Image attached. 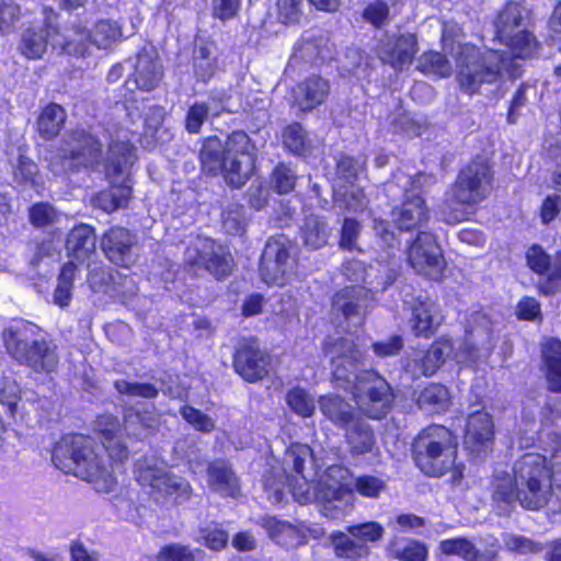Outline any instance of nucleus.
<instances>
[{
    "instance_id": "nucleus-1",
    "label": "nucleus",
    "mask_w": 561,
    "mask_h": 561,
    "mask_svg": "<svg viewBox=\"0 0 561 561\" xmlns=\"http://www.w3.org/2000/svg\"><path fill=\"white\" fill-rule=\"evenodd\" d=\"M410 451L423 476L439 479L449 473L450 485L462 482L466 465L458 459V436L450 427L438 423L424 426L413 437Z\"/></svg>"
},
{
    "instance_id": "nucleus-2",
    "label": "nucleus",
    "mask_w": 561,
    "mask_h": 561,
    "mask_svg": "<svg viewBox=\"0 0 561 561\" xmlns=\"http://www.w3.org/2000/svg\"><path fill=\"white\" fill-rule=\"evenodd\" d=\"M38 331L36 324L22 320L2 331V343L7 354L18 365L35 375L51 377L60 366L59 348L50 339L35 337Z\"/></svg>"
},
{
    "instance_id": "nucleus-3",
    "label": "nucleus",
    "mask_w": 561,
    "mask_h": 561,
    "mask_svg": "<svg viewBox=\"0 0 561 561\" xmlns=\"http://www.w3.org/2000/svg\"><path fill=\"white\" fill-rule=\"evenodd\" d=\"M51 462L66 474H72L90 483L114 482L113 474L95 453L93 442L88 435H61L51 447Z\"/></svg>"
},
{
    "instance_id": "nucleus-4",
    "label": "nucleus",
    "mask_w": 561,
    "mask_h": 561,
    "mask_svg": "<svg viewBox=\"0 0 561 561\" xmlns=\"http://www.w3.org/2000/svg\"><path fill=\"white\" fill-rule=\"evenodd\" d=\"M503 55L495 49L482 50L471 43L459 46L456 56V80L470 96L480 94L483 84H493L502 76Z\"/></svg>"
},
{
    "instance_id": "nucleus-5",
    "label": "nucleus",
    "mask_w": 561,
    "mask_h": 561,
    "mask_svg": "<svg viewBox=\"0 0 561 561\" xmlns=\"http://www.w3.org/2000/svg\"><path fill=\"white\" fill-rule=\"evenodd\" d=\"M137 160L136 147L129 140H112L107 146L104 159V174L110 181L107 188L96 193V206L107 214L119 208H126L131 198L133 188L126 183H114L113 180L121 178L128 171Z\"/></svg>"
},
{
    "instance_id": "nucleus-6",
    "label": "nucleus",
    "mask_w": 561,
    "mask_h": 561,
    "mask_svg": "<svg viewBox=\"0 0 561 561\" xmlns=\"http://www.w3.org/2000/svg\"><path fill=\"white\" fill-rule=\"evenodd\" d=\"M495 181L494 163L486 153L472 156L458 171L451 185L457 205L472 207L488 198Z\"/></svg>"
},
{
    "instance_id": "nucleus-7",
    "label": "nucleus",
    "mask_w": 561,
    "mask_h": 561,
    "mask_svg": "<svg viewBox=\"0 0 561 561\" xmlns=\"http://www.w3.org/2000/svg\"><path fill=\"white\" fill-rule=\"evenodd\" d=\"M352 394L360 414L376 421L391 412L396 399L391 385L375 369H364L355 376Z\"/></svg>"
},
{
    "instance_id": "nucleus-8",
    "label": "nucleus",
    "mask_w": 561,
    "mask_h": 561,
    "mask_svg": "<svg viewBox=\"0 0 561 561\" xmlns=\"http://www.w3.org/2000/svg\"><path fill=\"white\" fill-rule=\"evenodd\" d=\"M272 367L271 354L261 346L254 335L237 340L232 353L233 371L245 382L255 383L268 377Z\"/></svg>"
},
{
    "instance_id": "nucleus-9",
    "label": "nucleus",
    "mask_w": 561,
    "mask_h": 561,
    "mask_svg": "<svg viewBox=\"0 0 561 561\" xmlns=\"http://www.w3.org/2000/svg\"><path fill=\"white\" fill-rule=\"evenodd\" d=\"M519 479L520 506L529 511L542 508L548 503L545 488H550L553 480L552 469L548 467L546 458L524 460L519 469Z\"/></svg>"
},
{
    "instance_id": "nucleus-10",
    "label": "nucleus",
    "mask_w": 561,
    "mask_h": 561,
    "mask_svg": "<svg viewBox=\"0 0 561 561\" xmlns=\"http://www.w3.org/2000/svg\"><path fill=\"white\" fill-rule=\"evenodd\" d=\"M234 266V259L230 251L221 245L215 247L214 241L209 248H186L183 260V270L186 273L197 275L201 270H204L218 282L227 279Z\"/></svg>"
},
{
    "instance_id": "nucleus-11",
    "label": "nucleus",
    "mask_w": 561,
    "mask_h": 561,
    "mask_svg": "<svg viewBox=\"0 0 561 561\" xmlns=\"http://www.w3.org/2000/svg\"><path fill=\"white\" fill-rule=\"evenodd\" d=\"M135 479L141 486H149L179 505L188 501L193 489L188 481L164 471L156 465L140 463L135 469Z\"/></svg>"
},
{
    "instance_id": "nucleus-12",
    "label": "nucleus",
    "mask_w": 561,
    "mask_h": 561,
    "mask_svg": "<svg viewBox=\"0 0 561 561\" xmlns=\"http://www.w3.org/2000/svg\"><path fill=\"white\" fill-rule=\"evenodd\" d=\"M249 137L244 131H233L228 136L227 148L218 136H208L203 139L199 149L198 159L203 172L207 175L217 176L225 170V162L228 161V154L248 153Z\"/></svg>"
},
{
    "instance_id": "nucleus-13",
    "label": "nucleus",
    "mask_w": 561,
    "mask_h": 561,
    "mask_svg": "<svg viewBox=\"0 0 561 561\" xmlns=\"http://www.w3.org/2000/svg\"><path fill=\"white\" fill-rule=\"evenodd\" d=\"M407 255L413 268L436 280L443 279L446 262L434 233L419 231L409 245Z\"/></svg>"
},
{
    "instance_id": "nucleus-14",
    "label": "nucleus",
    "mask_w": 561,
    "mask_h": 561,
    "mask_svg": "<svg viewBox=\"0 0 561 561\" xmlns=\"http://www.w3.org/2000/svg\"><path fill=\"white\" fill-rule=\"evenodd\" d=\"M526 264L528 268L541 276L536 289L540 296H554L561 288V250L554 254V262L542 245L533 243L526 251Z\"/></svg>"
},
{
    "instance_id": "nucleus-15",
    "label": "nucleus",
    "mask_w": 561,
    "mask_h": 561,
    "mask_svg": "<svg viewBox=\"0 0 561 561\" xmlns=\"http://www.w3.org/2000/svg\"><path fill=\"white\" fill-rule=\"evenodd\" d=\"M462 443L466 450L472 456L479 457L493 450L495 425L489 412L479 410L468 415Z\"/></svg>"
},
{
    "instance_id": "nucleus-16",
    "label": "nucleus",
    "mask_w": 561,
    "mask_h": 561,
    "mask_svg": "<svg viewBox=\"0 0 561 561\" xmlns=\"http://www.w3.org/2000/svg\"><path fill=\"white\" fill-rule=\"evenodd\" d=\"M419 51V41L415 33H397L381 41L379 59L394 71H402L414 61Z\"/></svg>"
},
{
    "instance_id": "nucleus-17",
    "label": "nucleus",
    "mask_w": 561,
    "mask_h": 561,
    "mask_svg": "<svg viewBox=\"0 0 561 561\" xmlns=\"http://www.w3.org/2000/svg\"><path fill=\"white\" fill-rule=\"evenodd\" d=\"M59 36V26L45 20L41 26H30L22 32L18 50L28 60H39L46 54L48 45H54Z\"/></svg>"
},
{
    "instance_id": "nucleus-18",
    "label": "nucleus",
    "mask_w": 561,
    "mask_h": 561,
    "mask_svg": "<svg viewBox=\"0 0 561 561\" xmlns=\"http://www.w3.org/2000/svg\"><path fill=\"white\" fill-rule=\"evenodd\" d=\"M331 91L330 81L318 73H311L293 88V103L301 112L309 113L322 105Z\"/></svg>"
},
{
    "instance_id": "nucleus-19",
    "label": "nucleus",
    "mask_w": 561,
    "mask_h": 561,
    "mask_svg": "<svg viewBox=\"0 0 561 561\" xmlns=\"http://www.w3.org/2000/svg\"><path fill=\"white\" fill-rule=\"evenodd\" d=\"M96 434L106 451L112 468L124 465L129 458V449L121 435V424L116 416L106 415L98 421Z\"/></svg>"
},
{
    "instance_id": "nucleus-20",
    "label": "nucleus",
    "mask_w": 561,
    "mask_h": 561,
    "mask_svg": "<svg viewBox=\"0 0 561 561\" xmlns=\"http://www.w3.org/2000/svg\"><path fill=\"white\" fill-rule=\"evenodd\" d=\"M391 216L400 231H413L428 222L430 208L422 195H405L401 204L391 210Z\"/></svg>"
},
{
    "instance_id": "nucleus-21",
    "label": "nucleus",
    "mask_w": 561,
    "mask_h": 561,
    "mask_svg": "<svg viewBox=\"0 0 561 561\" xmlns=\"http://www.w3.org/2000/svg\"><path fill=\"white\" fill-rule=\"evenodd\" d=\"M209 488L225 497L237 499L241 494V481L226 458H217L208 462L206 468Z\"/></svg>"
},
{
    "instance_id": "nucleus-22",
    "label": "nucleus",
    "mask_w": 561,
    "mask_h": 561,
    "mask_svg": "<svg viewBox=\"0 0 561 561\" xmlns=\"http://www.w3.org/2000/svg\"><path fill=\"white\" fill-rule=\"evenodd\" d=\"M135 236L125 227L112 226L101 238V249L104 255L114 264L127 266Z\"/></svg>"
},
{
    "instance_id": "nucleus-23",
    "label": "nucleus",
    "mask_w": 561,
    "mask_h": 561,
    "mask_svg": "<svg viewBox=\"0 0 561 561\" xmlns=\"http://www.w3.org/2000/svg\"><path fill=\"white\" fill-rule=\"evenodd\" d=\"M530 19L531 11L526 8L524 0L505 1L493 21L495 38L499 41L522 30Z\"/></svg>"
},
{
    "instance_id": "nucleus-24",
    "label": "nucleus",
    "mask_w": 561,
    "mask_h": 561,
    "mask_svg": "<svg viewBox=\"0 0 561 561\" xmlns=\"http://www.w3.org/2000/svg\"><path fill=\"white\" fill-rule=\"evenodd\" d=\"M95 228L89 224L75 225L66 237L65 248L69 257L78 263H89L95 253Z\"/></svg>"
},
{
    "instance_id": "nucleus-25",
    "label": "nucleus",
    "mask_w": 561,
    "mask_h": 561,
    "mask_svg": "<svg viewBox=\"0 0 561 561\" xmlns=\"http://www.w3.org/2000/svg\"><path fill=\"white\" fill-rule=\"evenodd\" d=\"M77 147L65 153L66 160L72 161L76 167L90 168L101 162L103 145L98 136L85 130H77L72 134Z\"/></svg>"
},
{
    "instance_id": "nucleus-26",
    "label": "nucleus",
    "mask_w": 561,
    "mask_h": 561,
    "mask_svg": "<svg viewBox=\"0 0 561 561\" xmlns=\"http://www.w3.org/2000/svg\"><path fill=\"white\" fill-rule=\"evenodd\" d=\"M318 405L325 420L342 431L352 426L360 414L344 397L335 393L320 396Z\"/></svg>"
},
{
    "instance_id": "nucleus-27",
    "label": "nucleus",
    "mask_w": 561,
    "mask_h": 561,
    "mask_svg": "<svg viewBox=\"0 0 561 561\" xmlns=\"http://www.w3.org/2000/svg\"><path fill=\"white\" fill-rule=\"evenodd\" d=\"M163 78V68L157 58L148 53H138L134 71L125 81L127 85L130 81L135 83V89L142 92L153 91Z\"/></svg>"
},
{
    "instance_id": "nucleus-28",
    "label": "nucleus",
    "mask_w": 561,
    "mask_h": 561,
    "mask_svg": "<svg viewBox=\"0 0 561 561\" xmlns=\"http://www.w3.org/2000/svg\"><path fill=\"white\" fill-rule=\"evenodd\" d=\"M414 403L430 414H443L453 405V396L446 385L432 381L414 392Z\"/></svg>"
},
{
    "instance_id": "nucleus-29",
    "label": "nucleus",
    "mask_w": 561,
    "mask_h": 561,
    "mask_svg": "<svg viewBox=\"0 0 561 561\" xmlns=\"http://www.w3.org/2000/svg\"><path fill=\"white\" fill-rule=\"evenodd\" d=\"M541 371L547 390L561 394V340L548 337L541 344Z\"/></svg>"
},
{
    "instance_id": "nucleus-30",
    "label": "nucleus",
    "mask_w": 561,
    "mask_h": 561,
    "mask_svg": "<svg viewBox=\"0 0 561 561\" xmlns=\"http://www.w3.org/2000/svg\"><path fill=\"white\" fill-rule=\"evenodd\" d=\"M436 305L430 299L416 298L411 306L409 319L413 335L417 339H431L438 330L439 322L435 320Z\"/></svg>"
},
{
    "instance_id": "nucleus-31",
    "label": "nucleus",
    "mask_w": 561,
    "mask_h": 561,
    "mask_svg": "<svg viewBox=\"0 0 561 561\" xmlns=\"http://www.w3.org/2000/svg\"><path fill=\"white\" fill-rule=\"evenodd\" d=\"M491 500L496 508L511 511L516 502L520 504V493L515 476L503 471L491 480Z\"/></svg>"
},
{
    "instance_id": "nucleus-32",
    "label": "nucleus",
    "mask_w": 561,
    "mask_h": 561,
    "mask_svg": "<svg viewBox=\"0 0 561 561\" xmlns=\"http://www.w3.org/2000/svg\"><path fill=\"white\" fill-rule=\"evenodd\" d=\"M67 112L56 102H49L43 106L36 118V130L44 140H53L65 128Z\"/></svg>"
},
{
    "instance_id": "nucleus-33",
    "label": "nucleus",
    "mask_w": 561,
    "mask_h": 561,
    "mask_svg": "<svg viewBox=\"0 0 561 561\" xmlns=\"http://www.w3.org/2000/svg\"><path fill=\"white\" fill-rule=\"evenodd\" d=\"M499 42L507 48L515 59L533 58L541 48V44L535 33L527 27L513 32L499 39Z\"/></svg>"
},
{
    "instance_id": "nucleus-34",
    "label": "nucleus",
    "mask_w": 561,
    "mask_h": 561,
    "mask_svg": "<svg viewBox=\"0 0 561 561\" xmlns=\"http://www.w3.org/2000/svg\"><path fill=\"white\" fill-rule=\"evenodd\" d=\"M343 431L352 455L360 456L373 451L376 444L375 433L373 427L364 420L363 414L356 417L352 426Z\"/></svg>"
},
{
    "instance_id": "nucleus-35",
    "label": "nucleus",
    "mask_w": 561,
    "mask_h": 561,
    "mask_svg": "<svg viewBox=\"0 0 561 561\" xmlns=\"http://www.w3.org/2000/svg\"><path fill=\"white\" fill-rule=\"evenodd\" d=\"M451 350V340L439 336L430 344L423 355L415 362V365L423 376L432 377L445 364L446 356Z\"/></svg>"
},
{
    "instance_id": "nucleus-36",
    "label": "nucleus",
    "mask_w": 561,
    "mask_h": 561,
    "mask_svg": "<svg viewBox=\"0 0 561 561\" xmlns=\"http://www.w3.org/2000/svg\"><path fill=\"white\" fill-rule=\"evenodd\" d=\"M365 298L364 287L350 285L335 291L331 302L332 307L339 310L345 319H350L359 314Z\"/></svg>"
},
{
    "instance_id": "nucleus-37",
    "label": "nucleus",
    "mask_w": 561,
    "mask_h": 561,
    "mask_svg": "<svg viewBox=\"0 0 561 561\" xmlns=\"http://www.w3.org/2000/svg\"><path fill=\"white\" fill-rule=\"evenodd\" d=\"M388 556L399 561H427L428 549L421 540L414 538H393L387 546Z\"/></svg>"
},
{
    "instance_id": "nucleus-38",
    "label": "nucleus",
    "mask_w": 561,
    "mask_h": 561,
    "mask_svg": "<svg viewBox=\"0 0 561 561\" xmlns=\"http://www.w3.org/2000/svg\"><path fill=\"white\" fill-rule=\"evenodd\" d=\"M334 554L339 559H362L368 557L369 548L355 541L342 530H334L329 537Z\"/></svg>"
},
{
    "instance_id": "nucleus-39",
    "label": "nucleus",
    "mask_w": 561,
    "mask_h": 561,
    "mask_svg": "<svg viewBox=\"0 0 561 561\" xmlns=\"http://www.w3.org/2000/svg\"><path fill=\"white\" fill-rule=\"evenodd\" d=\"M416 70L424 76H434L438 79L448 78L453 70L447 56L436 50H425L421 54Z\"/></svg>"
},
{
    "instance_id": "nucleus-40",
    "label": "nucleus",
    "mask_w": 561,
    "mask_h": 561,
    "mask_svg": "<svg viewBox=\"0 0 561 561\" xmlns=\"http://www.w3.org/2000/svg\"><path fill=\"white\" fill-rule=\"evenodd\" d=\"M77 271L78 266L73 261L64 263L59 270L53 298L54 302L61 308L68 307L71 302Z\"/></svg>"
},
{
    "instance_id": "nucleus-41",
    "label": "nucleus",
    "mask_w": 561,
    "mask_h": 561,
    "mask_svg": "<svg viewBox=\"0 0 561 561\" xmlns=\"http://www.w3.org/2000/svg\"><path fill=\"white\" fill-rule=\"evenodd\" d=\"M13 180L22 186H27L34 190H38L43 186V180L38 165L35 161L24 154L20 153L16 159V163L13 168Z\"/></svg>"
},
{
    "instance_id": "nucleus-42",
    "label": "nucleus",
    "mask_w": 561,
    "mask_h": 561,
    "mask_svg": "<svg viewBox=\"0 0 561 561\" xmlns=\"http://www.w3.org/2000/svg\"><path fill=\"white\" fill-rule=\"evenodd\" d=\"M284 149L297 157L304 156L308 150V134L299 122H291L282 129Z\"/></svg>"
},
{
    "instance_id": "nucleus-43",
    "label": "nucleus",
    "mask_w": 561,
    "mask_h": 561,
    "mask_svg": "<svg viewBox=\"0 0 561 561\" xmlns=\"http://www.w3.org/2000/svg\"><path fill=\"white\" fill-rule=\"evenodd\" d=\"M289 409L302 419L313 416L316 411L314 400L311 394L302 387L290 388L285 397Z\"/></svg>"
},
{
    "instance_id": "nucleus-44",
    "label": "nucleus",
    "mask_w": 561,
    "mask_h": 561,
    "mask_svg": "<svg viewBox=\"0 0 561 561\" xmlns=\"http://www.w3.org/2000/svg\"><path fill=\"white\" fill-rule=\"evenodd\" d=\"M114 388L119 394L128 397L156 399L159 396L158 387L151 382H131L117 379L114 381Z\"/></svg>"
},
{
    "instance_id": "nucleus-45",
    "label": "nucleus",
    "mask_w": 561,
    "mask_h": 561,
    "mask_svg": "<svg viewBox=\"0 0 561 561\" xmlns=\"http://www.w3.org/2000/svg\"><path fill=\"white\" fill-rule=\"evenodd\" d=\"M271 180L273 182L274 191L279 194H289L291 193L297 183V176L294 174L289 165L284 162H278L272 173Z\"/></svg>"
},
{
    "instance_id": "nucleus-46",
    "label": "nucleus",
    "mask_w": 561,
    "mask_h": 561,
    "mask_svg": "<svg viewBox=\"0 0 561 561\" xmlns=\"http://www.w3.org/2000/svg\"><path fill=\"white\" fill-rule=\"evenodd\" d=\"M209 117V105L206 102H194L186 111L184 128L190 135H197Z\"/></svg>"
},
{
    "instance_id": "nucleus-47",
    "label": "nucleus",
    "mask_w": 561,
    "mask_h": 561,
    "mask_svg": "<svg viewBox=\"0 0 561 561\" xmlns=\"http://www.w3.org/2000/svg\"><path fill=\"white\" fill-rule=\"evenodd\" d=\"M217 69V58L211 56L207 45H201L194 55V71L202 80L210 79Z\"/></svg>"
},
{
    "instance_id": "nucleus-48",
    "label": "nucleus",
    "mask_w": 561,
    "mask_h": 561,
    "mask_svg": "<svg viewBox=\"0 0 561 561\" xmlns=\"http://www.w3.org/2000/svg\"><path fill=\"white\" fill-rule=\"evenodd\" d=\"M347 533L360 543L375 542L383 537L385 528L378 522H365L347 526Z\"/></svg>"
},
{
    "instance_id": "nucleus-49",
    "label": "nucleus",
    "mask_w": 561,
    "mask_h": 561,
    "mask_svg": "<svg viewBox=\"0 0 561 561\" xmlns=\"http://www.w3.org/2000/svg\"><path fill=\"white\" fill-rule=\"evenodd\" d=\"M439 550L446 556L460 554L470 560L476 559L479 553L470 540L461 537L442 540L439 542Z\"/></svg>"
},
{
    "instance_id": "nucleus-50",
    "label": "nucleus",
    "mask_w": 561,
    "mask_h": 561,
    "mask_svg": "<svg viewBox=\"0 0 561 561\" xmlns=\"http://www.w3.org/2000/svg\"><path fill=\"white\" fill-rule=\"evenodd\" d=\"M180 414L186 423L198 432L210 433L215 430V423L211 417L193 405H182Z\"/></svg>"
},
{
    "instance_id": "nucleus-51",
    "label": "nucleus",
    "mask_w": 561,
    "mask_h": 561,
    "mask_svg": "<svg viewBox=\"0 0 561 561\" xmlns=\"http://www.w3.org/2000/svg\"><path fill=\"white\" fill-rule=\"evenodd\" d=\"M360 230V224L356 218L345 217L340 230V249L346 251H353L357 249V240L359 238Z\"/></svg>"
},
{
    "instance_id": "nucleus-52",
    "label": "nucleus",
    "mask_w": 561,
    "mask_h": 561,
    "mask_svg": "<svg viewBox=\"0 0 561 561\" xmlns=\"http://www.w3.org/2000/svg\"><path fill=\"white\" fill-rule=\"evenodd\" d=\"M302 239L306 247L318 250L328 242V233L322 224L317 220L307 222L302 228Z\"/></svg>"
},
{
    "instance_id": "nucleus-53",
    "label": "nucleus",
    "mask_w": 561,
    "mask_h": 561,
    "mask_svg": "<svg viewBox=\"0 0 561 561\" xmlns=\"http://www.w3.org/2000/svg\"><path fill=\"white\" fill-rule=\"evenodd\" d=\"M363 18L376 28H381L389 20V5L381 0L368 3L363 10Z\"/></svg>"
},
{
    "instance_id": "nucleus-54",
    "label": "nucleus",
    "mask_w": 561,
    "mask_h": 561,
    "mask_svg": "<svg viewBox=\"0 0 561 561\" xmlns=\"http://www.w3.org/2000/svg\"><path fill=\"white\" fill-rule=\"evenodd\" d=\"M158 561H195L194 551L185 545L168 543L157 553Z\"/></svg>"
},
{
    "instance_id": "nucleus-55",
    "label": "nucleus",
    "mask_w": 561,
    "mask_h": 561,
    "mask_svg": "<svg viewBox=\"0 0 561 561\" xmlns=\"http://www.w3.org/2000/svg\"><path fill=\"white\" fill-rule=\"evenodd\" d=\"M385 482L371 474H360L355 479V491L365 497L376 499L385 489Z\"/></svg>"
},
{
    "instance_id": "nucleus-56",
    "label": "nucleus",
    "mask_w": 561,
    "mask_h": 561,
    "mask_svg": "<svg viewBox=\"0 0 561 561\" xmlns=\"http://www.w3.org/2000/svg\"><path fill=\"white\" fill-rule=\"evenodd\" d=\"M277 14L282 23L297 24L302 14V0H277Z\"/></svg>"
},
{
    "instance_id": "nucleus-57",
    "label": "nucleus",
    "mask_w": 561,
    "mask_h": 561,
    "mask_svg": "<svg viewBox=\"0 0 561 561\" xmlns=\"http://www.w3.org/2000/svg\"><path fill=\"white\" fill-rule=\"evenodd\" d=\"M546 43L561 51V0L557 1L549 18Z\"/></svg>"
},
{
    "instance_id": "nucleus-58",
    "label": "nucleus",
    "mask_w": 561,
    "mask_h": 561,
    "mask_svg": "<svg viewBox=\"0 0 561 561\" xmlns=\"http://www.w3.org/2000/svg\"><path fill=\"white\" fill-rule=\"evenodd\" d=\"M529 89V84L527 82H522L517 89L515 90L506 113V122L508 124H516L520 113L519 108L527 104V91Z\"/></svg>"
},
{
    "instance_id": "nucleus-59",
    "label": "nucleus",
    "mask_w": 561,
    "mask_h": 561,
    "mask_svg": "<svg viewBox=\"0 0 561 561\" xmlns=\"http://www.w3.org/2000/svg\"><path fill=\"white\" fill-rule=\"evenodd\" d=\"M21 8L14 2H0V33H10L15 23L20 20Z\"/></svg>"
},
{
    "instance_id": "nucleus-60",
    "label": "nucleus",
    "mask_w": 561,
    "mask_h": 561,
    "mask_svg": "<svg viewBox=\"0 0 561 561\" xmlns=\"http://www.w3.org/2000/svg\"><path fill=\"white\" fill-rule=\"evenodd\" d=\"M561 213V196L558 194L547 195L540 207L539 217L543 225H549L557 219Z\"/></svg>"
},
{
    "instance_id": "nucleus-61",
    "label": "nucleus",
    "mask_w": 561,
    "mask_h": 561,
    "mask_svg": "<svg viewBox=\"0 0 561 561\" xmlns=\"http://www.w3.org/2000/svg\"><path fill=\"white\" fill-rule=\"evenodd\" d=\"M403 339L399 334L391 335L387 341H377L371 344L373 352L378 357L398 355L403 348Z\"/></svg>"
},
{
    "instance_id": "nucleus-62",
    "label": "nucleus",
    "mask_w": 561,
    "mask_h": 561,
    "mask_svg": "<svg viewBox=\"0 0 561 561\" xmlns=\"http://www.w3.org/2000/svg\"><path fill=\"white\" fill-rule=\"evenodd\" d=\"M202 538L205 547L214 551H220L227 547L229 535L227 530L214 527L203 529Z\"/></svg>"
},
{
    "instance_id": "nucleus-63",
    "label": "nucleus",
    "mask_w": 561,
    "mask_h": 561,
    "mask_svg": "<svg viewBox=\"0 0 561 561\" xmlns=\"http://www.w3.org/2000/svg\"><path fill=\"white\" fill-rule=\"evenodd\" d=\"M237 154L234 151L232 153L228 154V161L225 162V170L220 172V174L224 176L225 181L231 185L239 187L243 184L242 181V164L237 158Z\"/></svg>"
},
{
    "instance_id": "nucleus-64",
    "label": "nucleus",
    "mask_w": 561,
    "mask_h": 561,
    "mask_svg": "<svg viewBox=\"0 0 561 561\" xmlns=\"http://www.w3.org/2000/svg\"><path fill=\"white\" fill-rule=\"evenodd\" d=\"M516 313L519 320L534 321L541 319V307L534 297L525 296L518 301Z\"/></svg>"
}]
</instances>
